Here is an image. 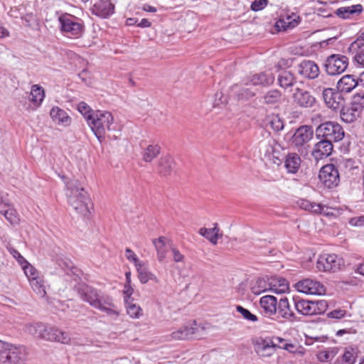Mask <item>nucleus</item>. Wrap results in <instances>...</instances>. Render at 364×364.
Listing matches in <instances>:
<instances>
[{
    "label": "nucleus",
    "instance_id": "1",
    "mask_svg": "<svg viewBox=\"0 0 364 364\" xmlns=\"http://www.w3.org/2000/svg\"><path fill=\"white\" fill-rule=\"evenodd\" d=\"M77 293L82 301L87 302L93 308L108 316L117 318L120 315V311L111 296L86 285L80 286Z\"/></svg>",
    "mask_w": 364,
    "mask_h": 364
},
{
    "label": "nucleus",
    "instance_id": "2",
    "mask_svg": "<svg viewBox=\"0 0 364 364\" xmlns=\"http://www.w3.org/2000/svg\"><path fill=\"white\" fill-rule=\"evenodd\" d=\"M87 124L100 142H102L106 136L117 138L119 126L114 122V117L109 112L96 110L92 117H88Z\"/></svg>",
    "mask_w": 364,
    "mask_h": 364
},
{
    "label": "nucleus",
    "instance_id": "3",
    "mask_svg": "<svg viewBox=\"0 0 364 364\" xmlns=\"http://www.w3.org/2000/svg\"><path fill=\"white\" fill-rule=\"evenodd\" d=\"M65 195L69 205L84 217L90 216L92 203L87 192L77 180H70L66 183Z\"/></svg>",
    "mask_w": 364,
    "mask_h": 364
},
{
    "label": "nucleus",
    "instance_id": "4",
    "mask_svg": "<svg viewBox=\"0 0 364 364\" xmlns=\"http://www.w3.org/2000/svg\"><path fill=\"white\" fill-rule=\"evenodd\" d=\"M23 331L35 338L48 341H55L63 344H68L70 341V337L67 332L42 322L26 323L23 325Z\"/></svg>",
    "mask_w": 364,
    "mask_h": 364
},
{
    "label": "nucleus",
    "instance_id": "5",
    "mask_svg": "<svg viewBox=\"0 0 364 364\" xmlns=\"http://www.w3.org/2000/svg\"><path fill=\"white\" fill-rule=\"evenodd\" d=\"M26 350L23 346H16L0 341V362L4 364H26Z\"/></svg>",
    "mask_w": 364,
    "mask_h": 364
},
{
    "label": "nucleus",
    "instance_id": "6",
    "mask_svg": "<svg viewBox=\"0 0 364 364\" xmlns=\"http://www.w3.org/2000/svg\"><path fill=\"white\" fill-rule=\"evenodd\" d=\"M315 134L318 139L328 140L333 143L341 141L344 138L345 132L337 122L327 121L316 127Z\"/></svg>",
    "mask_w": 364,
    "mask_h": 364
},
{
    "label": "nucleus",
    "instance_id": "7",
    "mask_svg": "<svg viewBox=\"0 0 364 364\" xmlns=\"http://www.w3.org/2000/svg\"><path fill=\"white\" fill-rule=\"evenodd\" d=\"M60 31L68 38H78L84 32V24L76 16L63 14L58 17Z\"/></svg>",
    "mask_w": 364,
    "mask_h": 364
},
{
    "label": "nucleus",
    "instance_id": "8",
    "mask_svg": "<svg viewBox=\"0 0 364 364\" xmlns=\"http://www.w3.org/2000/svg\"><path fill=\"white\" fill-rule=\"evenodd\" d=\"M348 65V58L342 55L334 54L328 57L324 66L329 75H339L344 72Z\"/></svg>",
    "mask_w": 364,
    "mask_h": 364
},
{
    "label": "nucleus",
    "instance_id": "9",
    "mask_svg": "<svg viewBox=\"0 0 364 364\" xmlns=\"http://www.w3.org/2000/svg\"><path fill=\"white\" fill-rule=\"evenodd\" d=\"M344 266V261L336 255L323 254L317 261L316 267L320 271L335 272Z\"/></svg>",
    "mask_w": 364,
    "mask_h": 364
},
{
    "label": "nucleus",
    "instance_id": "10",
    "mask_svg": "<svg viewBox=\"0 0 364 364\" xmlns=\"http://www.w3.org/2000/svg\"><path fill=\"white\" fill-rule=\"evenodd\" d=\"M318 178L321 182L328 188L337 186L340 181L338 171L332 164L323 166L321 168Z\"/></svg>",
    "mask_w": 364,
    "mask_h": 364
},
{
    "label": "nucleus",
    "instance_id": "11",
    "mask_svg": "<svg viewBox=\"0 0 364 364\" xmlns=\"http://www.w3.org/2000/svg\"><path fill=\"white\" fill-rule=\"evenodd\" d=\"M314 136V130L311 126L303 125L299 127L291 139V145L299 149L310 141Z\"/></svg>",
    "mask_w": 364,
    "mask_h": 364
},
{
    "label": "nucleus",
    "instance_id": "12",
    "mask_svg": "<svg viewBox=\"0 0 364 364\" xmlns=\"http://www.w3.org/2000/svg\"><path fill=\"white\" fill-rule=\"evenodd\" d=\"M294 104L302 108H310L316 104V98L309 91L296 88L292 95Z\"/></svg>",
    "mask_w": 364,
    "mask_h": 364
},
{
    "label": "nucleus",
    "instance_id": "13",
    "mask_svg": "<svg viewBox=\"0 0 364 364\" xmlns=\"http://www.w3.org/2000/svg\"><path fill=\"white\" fill-rule=\"evenodd\" d=\"M323 98L326 105L333 110L340 109L343 106L344 99L341 93L331 88L323 87Z\"/></svg>",
    "mask_w": 364,
    "mask_h": 364
},
{
    "label": "nucleus",
    "instance_id": "14",
    "mask_svg": "<svg viewBox=\"0 0 364 364\" xmlns=\"http://www.w3.org/2000/svg\"><path fill=\"white\" fill-rule=\"evenodd\" d=\"M298 291L309 294H322L325 291L323 285L319 282L306 279L296 283Z\"/></svg>",
    "mask_w": 364,
    "mask_h": 364
},
{
    "label": "nucleus",
    "instance_id": "15",
    "mask_svg": "<svg viewBox=\"0 0 364 364\" xmlns=\"http://www.w3.org/2000/svg\"><path fill=\"white\" fill-rule=\"evenodd\" d=\"M297 73L304 78L315 79L319 75V68L311 60H303L296 67Z\"/></svg>",
    "mask_w": 364,
    "mask_h": 364
},
{
    "label": "nucleus",
    "instance_id": "16",
    "mask_svg": "<svg viewBox=\"0 0 364 364\" xmlns=\"http://www.w3.org/2000/svg\"><path fill=\"white\" fill-rule=\"evenodd\" d=\"M333 149V143L328 140L320 139L319 141L314 144L311 155L316 161H319L329 156Z\"/></svg>",
    "mask_w": 364,
    "mask_h": 364
},
{
    "label": "nucleus",
    "instance_id": "17",
    "mask_svg": "<svg viewBox=\"0 0 364 364\" xmlns=\"http://www.w3.org/2000/svg\"><path fill=\"white\" fill-rule=\"evenodd\" d=\"M114 6L109 0H95L91 11L92 14L106 18L114 13Z\"/></svg>",
    "mask_w": 364,
    "mask_h": 364
},
{
    "label": "nucleus",
    "instance_id": "18",
    "mask_svg": "<svg viewBox=\"0 0 364 364\" xmlns=\"http://www.w3.org/2000/svg\"><path fill=\"white\" fill-rule=\"evenodd\" d=\"M277 313V317L283 318L285 321L294 322L298 320L287 297L282 298L278 302Z\"/></svg>",
    "mask_w": 364,
    "mask_h": 364
},
{
    "label": "nucleus",
    "instance_id": "19",
    "mask_svg": "<svg viewBox=\"0 0 364 364\" xmlns=\"http://www.w3.org/2000/svg\"><path fill=\"white\" fill-rule=\"evenodd\" d=\"M198 328L196 322L192 324L183 326L175 331H173L171 336L174 340L192 339L198 337Z\"/></svg>",
    "mask_w": 364,
    "mask_h": 364
},
{
    "label": "nucleus",
    "instance_id": "20",
    "mask_svg": "<svg viewBox=\"0 0 364 364\" xmlns=\"http://www.w3.org/2000/svg\"><path fill=\"white\" fill-rule=\"evenodd\" d=\"M260 306L263 313L271 316L277 314L278 302L277 298L272 295H266L261 297L259 300Z\"/></svg>",
    "mask_w": 364,
    "mask_h": 364
},
{
    "label": "nucleus",
    "instance_id": "21",
    "mask_svg": "<svg viewBox=\"0 0 364 364\" xmlns=\"http://www.w3.org/2000/svg\"><path fill=\"white\" fill-rule=\"evenodd\" d=\"M294 308L296 311L304 316L314 315L315 309L314 301L300 299L299 297H293Z\"/></svg>",
    "mask_w": 364,
    "mask_h": 364
},
{
    "label": "nucleus",
    "instance_id": "22",
    "mask_svg": "<svg viewBox=\"0 0 364 364\" xmlns=\"http://www.w3.org/2000/svg\"><path fill=\"white\" fill-rule=\"evenodd\" d=\"M274 345L272 339H259L255 343V351L260 356L269 357L276 350Z\"/></svg>",
    "mask_w": 364,
    "mask_h": 364
},
{
    "label": "nucleus",
    "instance_id": "23",
    "mask_svg": "<svg viewBox=\"0 0 364 364\" xmlns=\"http://www.w3.org/2000/svg\"><path fill=\"white\" fill-rule=\"evenodd\" d=\"M358 85V80L353 75L343 76L337 82V89L340 92L348 93Z\"/></svg>",
    "mask_w": 364,
    "mask_h": 364
},
{
    "label": "nucleus",
    "instance_id": "24",
    "mask_svg": "<svg viewBox=\"0 0 364 364\" xmlns=\"http://www.w3.org/2000/svg\"><path fill=\"white\" fill-rule=\"evenodd\" d=\"M50 115L53 120L58 124L66 127L71 123V118L68 116L67 112L58 107H53L50 112Z\"/></svg>",
    "mask_w": 364,
    "mask_h": 364
},
{
    "label": "nucleus",
    "instance_id": "25",
    "mask_svg": "<svg viewBox=\"0 0 364 364\" xmlns=\"http://www.w3.org/2000/svg\"><path fill=\"white\" fill-rule=\"evenodd\" d=\"M274 81V76L271 71H264L255 74L251 78V82L254 85L268 86Z\"/></svg>",
    "mask_w": 364,
    "mask_h": 364
},
{
    "label": "nucleus",
    "instance_id": "26",
    "mask_svg": "<svg viewBox=\"0 0 364 364\" xmlns=\"http://www.w3.org/2000/svg\"><path fill=\"white\" fill-rule=\"evenodd\" d=\"M301 158L296 153H289L285 156L284 166L287 171L291 173H296L301 166Z\"/></svg>",
    "mask_w": 364,
    "mask_h": 364
},
{
    "label": "nucleus",
    "instance_id": "27",
    "mask_svg": "<svg viewBox=\"0 0 364 364\" xmlns=\"http://www.w3.org/2000/svg\"><path fill=\"white\" fill-rule=\"evenodd\" d=\"M174 167L173 159L170 156L161 157L158 163L157 171L164 176H169Z\"/></svg>",
    "mask_w": 364,
    "mask_h": 364
},
{
    "label": "nucleus",
    "instance_id": "28",
    "mask_svg": "<svg viewBox=\"0 0 364 364\" xmlns=\"http://www.w3.org/2000/svg\"><path fill=\"white\" fill-rule=\"evenodd\" d=\"M136 269L138 273V278L141 284H146L150 280H153L156 283L159 282L156 276L149 270L144 262L138 264Z\"/></svg>",
    "mask_w": 364,
    "mask_h": 364
},
{
    "label": "nucleus",
    "instance_id": "29",
    "mask_svg": "<svg viewBox=\"0 0 364 364\" xmlns=\"http://www.w3.org/2000/svg\"><path fill=\"white\" fill-rule=\"evenodd\" d=\"M220 230L218 228V224H214L213 228H201L198 232L200 235L208 240L212 244L216 245L218 240L222 235L219 233Z\"/></svg>",
    "mask_w": 364,
    "mask_h": 364
},
{
    "label": "nucleus",
    "instance_id": "30",
    "mask_svg": "<svg viewBox=\"0 0 364 364\" xmlns=\"http://www.w3.org/2000/svg\"><path fill=\"white\" fill-rule=\"evenodd\" d=\"M279 148V144L276 140L269 137L259 142V153L263 154L264 157L271 159V154L274 146Z\"/></svg>",
    "mask_w": 364,
    "mask_h": 364
},
{
    "label": "nucleus",
    "instance_id": "31",
    "mask_svg": "<svg viewBox=\"0 0 364 364\" xmlns=\"http://www.w3.org/2000/svg\"><path fill=\"white\" fill-rule=\"evenodd\" d=\"M363 11V6L360 4L353 5L350 6L341 7L336 10V14L343 18H350L355 14H359Z\"/></svg>",
    "mask_w": 364,
    "mask_h": 364
},
{
    "label": "nucleus",
    "instance_id": "32",
    "mask_svg": "<svg viewBox=\"0 0 364 364\" xmlns=\"http://www.w3.org/2000/svg\"><path fill=\"white\" fill-rule=\"evenodd\" d=\"M161 152V147L158 144H149L141 152L142 160L151 162L156 158Z\"/></svg>",
    "mask_w": 364,
    "mask_h": 364
},
{
    "label": "nucleus",
    "instance_id": "33",
    "mask_svg": "<svg viewBox=\"0 0 364 364\" xmlns=\"http://www.w3.org/2000/svg\"><path fill=\"white\" fill-rule=\"evenodd\" d=\"M297 204L301 209L314 213H321L324 208V206L321 204L311 202L306 199H299Z\"/></svg>",
    "mask_w": 364,
    "mask_h": 364
},
{
    "label": "nucleus",
    "instance_id": "34",
    "mask_svg": "<svg viewBox=\"0 0 364 364\" xmlns=\"http://www.w3.org/2000/svg\"><path fill=\"white\" fill-rule=\"evenodd\" d=\"M167 241L166 237H159L157 239L153 240V244L157 252V258L159 262H163L166 258L167 248L166 242Z\"/></svg>",
    "mask_w": 364,
    "mask_h": 364
},
{
    "label": "nucleus",
    "instance_id": "35",
    "mask_svg": "<svg viewBox=\"0 0 364 364\" xmlns=\"http://www.w3.org/2000/svg\"><path fill=\"white\" fill-rule=\"evenodd\" d=\"M278 82L282 87L287 88L294 85L295 77L290 71L284 70L278 75Z\"/></svg>",
    "mask_w": 364,
    "mask_h": 364
},
{
    "label": "nucleus",
    "instance_id": "36",
    "mask_svg": "<svg viewBox=\"0 0 364 364\" xmlns=\"http://www.w3.org/2000/svg\"><path fill=\"white\" fill-rule=\"evenodd\" d=\"M360 113L361 112L356 109V108L350 106L341 109V117L343 121L347 123H351L360 117Z\"/></svg>",
    "mask_w": 364,
    "mask_h": 364
},
{
    "label": "nucleus",
    "instance_id": "37",
    "mask_svg": "<svg viewBox=\"0 0 364 364\" xmlns=\"http://www.w3.org/2000/svg\"><path fill=\"white\" fill-rule=\"evenodd\" d=\"M45 97L44 90L38 85H34L31 87L30 93V100L33 104L39 106Z\"/></svg>",
    "mask_w": 364,
    "mask_h": 364
},
{
    "label": "nucleus",
    "instance_id": "38",
    "mask_svg": "<svg viewBox=\"0 0 364 364\" xmlns=\"http://www.w3.org/2000/svg\"><path fill=\"white\" fill-rule=\"evenodd\" d=\"M282 93L278 90H270L263 96V102L267 105H274L281 101Z\"/></svg>",
    "mask_w": 364,
    "mask_h": 364
},
{
    "label": "nucleus",
    "instance_id": "39",
    "mask_svg": "<svg viewBox=\"0 0 364 364\" xmlns=\"http://www.w3.org/2000/svg\"><path fill=\"white\" fill-rule=\"evenodd\" d=\"M232 91L239 100H247L255 96V92L246 87H239L237 85H235L232 87Z\"/></svg>",
    "mask_w": 364,
    "mask_h": 364
},
{
    "label": "nucleus",
    "instance_id": "40",
    "mask_svg": "<svg viewBox=\"0 0 364 364\" xmlns=\"http://www.w3.org/2000/svg\"><path fill=\"white\" fill-rule=\"evenodd\" d=\"M132 300L129 301L128 299H125V305L127 312L130 317L133 318H139L142 315V309L139 306L132 303Z\"/></svg>",
    "mask_w": 364,
    "mask_h": 364
},
{
    "label": "nucleus",
    "instance_id": "41",
    "mask_svg": "<svg viewBox=\"0 0 364 364\" xmlns=\"http://www.w3.org/2000/svg\"><path fill=\"white\" fill-rule=\"evenodd\" d=\"M299 19V17L296 14H292L291 16H287L286 19H282L278 21L277 23V26L280 27L281 25L284 30H286L288 28H294L298 24Z\"/></svg>",
    "mask_w": 364,
    "mask_h": 364
},
{
    "label": "nucleus",
    "instance_id": "42",
    "mask_svg": "<svg viewBox=\"0 0 364 364\" xmlns=\"http://www.w3.org/2000/svg\"><path fill=\"white\" fill-rule=\"evenodd\" d=\"M30 284L33 291L41 297H44L46 294L45 287L42 280L38 277H32L30 279Z\"/></svg>",
    "mask_w": 364,
    "mask_h": 364
},
{
    "label": "nucleus",
    "instance_id": "43",
    "mask_svg": "<svg viewBox=\"0 0 364 364\" xmlns=\"http://www.w3.org/2000/svg\"><path fill=\"white\" fill-rule=\"evenodd\" d=\"M0 213L4 215L5 218L11 225H18L19 223L20 218L16 210L14 208L9 207L7 209L4 208Z\"/></svg>",
    "mask_w": 364,
    "mask_h": 364
},
{
    "label": "nucleus",
    "instance_id": "44",
    "mask_svg": "<svg viewBox=\"0 0 364 364\" xmlns=\"http://www.w3.org/2000/svg\"><path fill=\"white\" fill-rule=\"evenodd\" d=\"M267 122L275 132H279L284 128V122L278 115L269 116Z\"/></svg>",
    "mask_w": 364,
    "mask_h": 364
},
{
    "label": "nucleus",
    "instance_id": "45",
    "mask_svg": "<svg viewBox=\"0 0 364 364\" xmlns=\"http://www.w3.org/2000/svg\"><path fill=\"white\" fill-rule=\"evenodd\" d=\"M236 311L240 313L242 318L247 321L255 323L258 321V317L255 314L251 313L248 309L244 308L242 306H236Z\"/></svg>",
    "mask_w": 364,
    "mask_h": 364
},
{
    "label": "nucleus",
    "instance_id": "46",
    "mask_svg": "<svg viewBox=\"0 0 364 364\" xmlns=\"http://www.w3.org/2000/svg\"><path fill=\"white\" fill-rule=\"evenodd\" d=\"M337 350L335 348L320 351L317 354V358L321 362H328L336 355Z\"/></svg>",
    "mask_w": 364,
    "mask_h": 364
},
{
    "label": "nucleus",
    "instance_id": "47",
    "mask_svg": "<svg viewBox=\"0 0 364 364\" xmlns=\"http://www.w3.org/2000/svg\"><path fill=\"white\" fill-rule=\"evenodd\" d=\"M268 285L264 279H258L252 286L251 291L253 294L258 295L267 291L269 289Z\"/></svg>",
    "mask_w": 364,
    "mask_h": 364
},
{
    "label": "nucleus",
    "instance_id": "48",
    "mask_svg": "<svg viewBox=\"0 0 364 364\" xmlns=\"http://www.w3.org/2000/svg\"><path fill=\"white\" fill-rule=\"evenodd\" d=\"M77 110L84 116L87 123H88V117H92L95 113V111L92 110L85 102H81L78 104Z\"/></svg>",
    "mask_w": 364,
    "mask_h": 364
},
{
    "label": "nucleus",
    "instance_id": "49",
    "mask_svg": "<svg viewBox=\"0 0 364 364\" xmlns=\"http://www.w3.org/2000/svg\"><path fill=\"white\" fill-rule=\"evenodd\" d=\"M351 106L362 112L364 108V94L358 93L353 96Z\"/></svg>",
    "mask_w": 364,
    "mask_h": 364
},
{
    "label": "nucleus",
    "instance_id": "50",
    "mask_svg": "<svg viewBox=\"0 0 364 364\" xmlns=\"http://www.w3.org/2000/svg\"><path fill=\"white\" fill-rule=\"evenodd\" d=\"M315 309L314 315L321 314L326 311L328 307L327 302L325 300L313 301Z\"/></svg>",
    "mask_w": 364,
    "mask_h": 364
},
{
    "label": "nucleus",
    "instance_id": "51",
    "mask_svg": "<svg viewBox=\"0 0 364 364\" xmlns=\"http://www.w3.org/2000/svg\"><path fill=\"white\" fill-rule=\"evenodd\" d=\"M125 257L131 262H133L136 267L138 264H141L143 262H141L136 254L129 248L125 250Z\"/></svg>",
    "mask_w": 364,
    "mask_h": 364
},
{
    "label": "nucleus",
    "instance_id": "52",
    "mask_svg": "<svg viewBox=\"0 0 364 364\" xmlns=\"http://www.w3.org/2000/svg\"><path fill=\"white\" fill-rule=\"evenodd\" d=\"M56 264L67 274H68L69 271L71 270L72 263L68 259H64L61 257H57Z\"/></svg>",
    "mask_w": 364,
    "mask_h": 364
},
{
    "label": "nucleus",
    "instance_id": "53",
    "mask_svg": "<svg viewBox=\"0 0 364 364\" xmlns=\"http://www.w3.org/2000/svg\"><path fill=\"white\" fill-rule=\"evenodd\" d=\"M23 269L29 280L32 277H38V273L37 270L31 264H25Z\"/></svg>",
    "mask_w": 364,
    "mask_h": 364
},
{
    "label": "nucleus",
    "instance_id": "54",
    "mask_svg": "<svg viewBox=\"0 0 364 364\" xmlns=\"http://www.w3.org/2000/svg\"><path fill=\"white\" fill-rule=\"evenodd\" d=\"M346 315V311L341 309H335L328 313V318L341 319Z\"/></svg>",
    "mask_w": 364,
    "mask_h": 364
},
{
    "label": "nucleus",
    "instance_id": "55",
    "mask_svg": "<svg viewBox=\"0 0 364 364\" xmlns=\"http://www.w3.org/2000/svg\"><path fill=\"white\" fill-rule=\"evenodd\" d=\"M279 288L277 289H272L270 287V289L276 292V293H282L286 291L289 289V285L286 279L279 278Z\"/></svg>",
    "mask_w": 364,
    "mask_h": 364
},
{
    "label": "nucleus",
    "instance_id": "56",
    "mask_svg": "<svg viewBox=\"0 0 364 364\" xmlns=\"http://www.w3.org/2000/svg\"><path fill=\"white\" fill-rule=\"evenodd\" d=\"M364 47V32L350 45L353 50L360 49Z\"/></svg>",
    "mask_w": 364,
    "mask_h": 364
},
{
    "label": "nucleus",
    "instance_id": "57",
    "mask_svg": "<svg viewBox=\"0 0 364 364\" xmlns=\"http://www.w3.org/2000/svg\"><path fill=\"white\" fill-rule=\"evenodd\" d=\"M267 4V0H255L251 5L253 11H259L264 9Z\"/></svg>",
    "mask_w": 364,
    "mask_h": 364
},
{
    "label": "nucleus",
    "instance_id": "58",
    "mask_svg": "<svg viewBox=\"0 0 364 364\" xmlns=\"http://www.w3.org/2000/svg\"><path fill=\"white\" fill-rule=\"evenodd\" d=\"M329 85L328 82L326 81V77L324 76H321L317 81L315 82L314 86L316 87V90L322 91L323 90V87H327Z\"/></svg>",
    "mask_w": 364,
    "mask_h": 364
},
{
    "label": "nucleus",
    "instance_id": "59",
    "mask_svg": "<svg viewBox=\"0 0 364 364\" xmlns=\"http://www.w3.org/2000/svg\"><path fill=\"white\" fill-rule=\"evenodd\" d=\"M349 223L353 226L363 227L364 226V215L351 218L349 221Z\"/></svg>",
    "mask_w": 364,
    "mask_h": 364
},
{
    "label": "nucleus",
    "instance_id": "60",
    "mask_svg": "<svg viewBox=\"0 0 364 364\" xmlns=\"http://www.w3.org/2000/svg\"><path fill=\"white\" fill-rule=\"evenodd\" d=\"M282 148L281 145L279 144V148L275 146L274 148V150L272 151V154H271V159H276L279 161H281V157L282 156Z\"/></svg>",
    "mask_w": 364,
    "mask_h": 364
},
{
    "label": "nucleus",
    "instance_id": "61",
    "mask_svg": "<svg viewBox=\"0 0 364 364\" xmlns=\"http://www.w3.org/2000/svg\"><path fill=\"white\" fill-rule=\"evenodd\" d=\"M124 299L127 298L129 301H131L132 299L131 298V296L132 295L134 292V289L131 286V284H125L124 287Z\"/></svg>",
    "mask_w": 364,
    "mask_h": 364
},
{
    "label": "nucleus",
    "instance_id": "62",
    "mask_svg": "<svg viewBox=\"0 0 364 364\" xmlns=\"http://www.w3.org/2000/svg\"><path fill=\"white\" fill-rule=\"evenodd\" d=\"M272 340L274 344H275L274 346H275L276 349L281 348V346H282V345H285L286 343H289V341L287 340L280 338V337H277V336L273 337L272 338Z\"/></svg>",
    "mask_w": 364,
    "mask_h": 364
},
{
    "label": "nucleus",
    "instance_id": "63",
    "mask_svg": "<svg viewBox=\"0 0 364 364\" xmlns=\"http://www.w3.org/2000/svg\"><path fill=\"white\" fill-rule=\"evenodd\" d=\"M298 346H299L296 345L295 343L289 342L288 343H286L285 345H282V346H281V349H284L291 353H294V351L296 350V348H298Z\"/></svg>",
    "mask_w": 364,
    "mask_h": 364
},
{
    "label": "nucleus",
    "instance_id": "64",
    "mask_svg": "<svg viewBox=\"0 0 364 364\" xmlns=\"http://www.w3.org/2000/svg\"><path fill=\"white\" fill-rule=\"evenodd\" d=\"M355 60L359 64L364 66V50L359 51L354 57Z\"/></svg>",
    "mask_w": 364,
    "mask_h": 364
}]
</instances>
